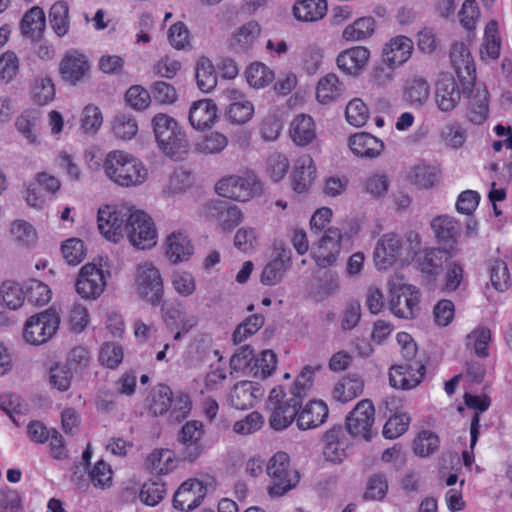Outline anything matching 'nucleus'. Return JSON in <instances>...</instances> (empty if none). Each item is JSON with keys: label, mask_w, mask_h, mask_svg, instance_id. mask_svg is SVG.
Wrapping results in <instances>:
<instances>
[{"label": "nucleus", "mask_w": 512, "mask_h": 512, "mask_svg": "<svg viewBox=\"0 0 512 512\" xmlns=\"http://www.w3.org/2000/svg\"><path fill=\"white\" fill-rule=\"evenodd\" d=\"M101 234L114 243L126 236L139 250H147L157 243V231L152 218L144 211L126 205L105 206L98 211Z\"/></svg>", "instance_id": "f257e3e1"}, {"label": "nucleus", "mask_w": 512, "mask_h": 512, "mask_svg": "<svg viewBox=\"0 0 512 512\" xmlns=\"http://www.w3.org/2000/svg\"><path fill=\"white\" fill-rule=\"evenodd\" d=\"M60 315L54 308L31 316L25 324L24 339L33 345L49 341L57 332Z\"/></svg>", "instance_id": "423d86ee"}, {"label": "nucleus", "mask_w": 512, "mask_h": 512, "mask_svg": "<svg viewBox=\"0 0 512 512\" xmlns=\"http://www.w3.org/2000/svg\"><path fill=\"white\" fill-rule=\"evenodd\" d=\"M204 433L202 422L197 420L187 421L182 426L178 434V441L181 444L179 456L183 461L192 463L202 455Z\"/></svg>", "instance_id": "6e6552de"}, {"label": "nucleus", "mask_w": 512, "mask_h": 512, "mask_svg": "<svg viewBox=\"0 0 512 512\" xmlns=\"http://www.w3.org/2000/svg\"><path fill=\"white\" fill-rule=\"evenodd\" d=\"M136 290L139 296L153 306L161 304L164 296L163 279L159 269L151 262L137 267Z\"/></svg>", "instance_id": "0eeeda50"}, {"label": "nucleus", "mask_w": 512, "mask_h": 512, "mask_svg": "<svg viewBox=\"0 0 512 512\" xmlns=\"http://www.w3.org/2000/svg\"><path fill=\"white\" fill-rule=\"evenodd\" d=\"M375 28L373 17H362L348 25L343 31V38L347 41H361L370 37Z\"/></svg>", "instance_id": "37998d69"}, {"label": "nucleus", "mask_w": 512, "mask_h": 512, "mask_svg": "<svg viewBox=\"0 0 512 512\" xmlns=\"http://www.w3.org/2000/svg\"><path fill=\"white\" fill-rule=\"evenodd\" d=\"M40 116V111L32 109L25 110L16 118L15 127L27 139L29 144L38 145L40 143L36 133Z\"/></svg>", "instance_id": "a19ab883"}, {"label": "nucleus", "mask_w": 512, "mask_h": 512, "mask_svg": "<svg viewBox=\"0 0 512 512\" xmlns=\"http://www.w3.org/2000/svg\"><path fill=\"white\" fill-rule=\"evenodd\" d=\"M264 395L262 386L253 381H240L230 392V404L239 410L252 408Z\"/></svg>", "instance_id": "f3484780"}, {"label": "nucleus", "mask_w": 512, "mask_h": 512, "mask_svg": "<svg viewBox=\"0 0 512 512\" xmlns=\"http://www.w3.org/2000/svg\"><path fill=\"white\" fill-rule=\"evenodd\" d=\"M370 52L363 46H356L341 52L337 57L338 68L347 75L356 76L365 67Z\"/></svg>", "instance_id": "4be33fe9"}, {"label": "nucleus", "mask_w": 512, "mask_h": 512, "mask_svg": "<svg viewBox=\"0 0 512 512\" xmlns=\"http://www.w3.org/2000/svg\"><path fill=\"white\" fill-rule=\"evenodd\" d=\"M425 370V365L418 362L393 366L389 372L390 385L397 389H412L422 381Z\"/></svg>", "instance_id": "ddd939ff"}, {"label": "nucleus", "mask_w": 512, "mask_h": 512, "mask_svg": "<svg viewBox=\"0 0 512 512\" xmlns=\"http://www.w3.org/2000/svg\"><path fill=\"white\" fill-rule=\"evenodd\" d=\"M328 416L327 404L321 400H312L299 408L296 424L300 430L314 429L325 423Z\"/></svg>", "instance_id": "6ab92c4d"}, {"label": "nucleus", "mask_w": 512, "mask_h": 512, "mask_svg": "<svg viewBox=\"0 0 512 512\" xmlns=\"http://www.w3.org/2000/svg\"><path fill=\"white\" fill-rule=\"evenodd\" d=\"M260 34V26L256 22L243 25L232 37L230 45L237 51H247Z\"/></svg>", "instance_id": "a18cd8bd"}, {"label": "nucleus", "mask_w": 512, "mask_h": 512, "mask_svg": "<svg viewBox=\"0 0 512 512\" xmlns=\"http://www.w3.org/2000/svg\"><path fill=\"white\" fill-rule=\"evenodd\" d=\"M485 53L491 59H497L500 55L501 39L498 35L496 21H490L485 28V43L483 44Z\"/></svg>", "instance_id": "680f3d73"}, {"label": "nucleus", "mask_w": 512, "mask_h": 512, "mask_svg": "<svg viewBox=\"0 0 512 512\" xmlns=\"http://www.w3.org/2000/svg\"><path fill=\"white\" fill-rule=\"evenodd\" d=\"M489 270L492 286L498 291L508 289L510 273L506 262L500 259H494L490 262Z\"/></svg>", "instance_id": "6e6d98bb"}, {"label": "nucleus", "mask_w": 512, "mask_h": 512, "mask_svg": "<svg viewBox=\"0 0 512 512\" xmlns=\"http://www.w3.org/2000/svg\"><path fill=\"white\" fill-rule=\"evenodd\" d=\"M345 115L351 125L361 127L367 122L369 111L361 99L355 98L347 104Z\"/></svg>", "instance_id": "052dcab7"}, {"label": "nucleus", "mask_w": 512, "mask_h": 512, "mask_svg": "<svg viewBox=\"0 0 512 512\" xmlns=\"http://www.w3.org/2000/svg\"><path fill=\"white\" fill-rule=\"evenodd\" d=\"M344 90L345 87L339 81L338 76L334 73H329L319 80L316 97L320 103L327 104L340 97Z\"/></svg>", "instance_id": "58836bf2"}, {"label": "nucleus", "mask_w": 512, "mask_h": 512, "mask_svg": "<svg viewBox=\"0 0 512 512\" xmlns=\"http://www.w3.org/2000/svg\"><path fill=\"white\" fill-rule=\"evenodd\" d=\"M402 243L395 234H385L377 242L373 259L379 270H386L400 255Z\"/></svg>", "instance_id": "a211bd4d"}, {"label": "nucleus", "mask_w": 512, "mask_h": 512, "mask_svg": "<svg viewBox=\"0 0 512 512\" xmlns=\"http://www.w3.org/2000/svg\"><path fill=\"white\" fill-rule=\"evenodd\" d=\"M113 134L122 140L134 138L138 132L136 119L128 114H119L114 118L112 124Z\"/></svg>", "instance_id": "8fccbe9b"}, {"label": "nucleus", "mask_w": 512, "mask_h": 512, "mask_svg": "<svg viewBox=\"0 0 512 512\" xmlns=\"http://www.w3.org/2000/svg\"><path fill=\"white\" fill-rule=\"evenodd\" d=\"M289 260L290 258L283 253L268 262L261 273V283L268 286L279 283L288 270Z\"/></svg>", "instance_id": "79ce46f5"}, {"label": "nucleus", "mask_w": 512, "mask_h": 512, "mask_svg": "<svg viewBox=\"0 0 512 512\" xmlns=\"http://www.w3.org/2000/svg\"><path fill=\"white\" fill-rule=\"evenodd\" d=\"M73 373L64 364H55L49 371V383L57 390L64 392L70 388Z\"/></svg>", "instance_id": "bf43d9fd"}, {"label": "nucleus", "mask_w": 512, "mask_h": 512, "mask_svg": "<svg viewBox=\"0 0 512 512\" xmlns=\"http://www.w3.org/2000/svg\"><path fill=\"white\" fill-rule=\"evenodd\" d=\"M226 146V136L218 132H212L205 136L200 142H198L196 148L199 152L204 154H217L220 153Z\"/></svg>", "instance_id": "69168bd1"}, {"label": "nucleus", "mask_w": 512, "mask_h": 512, "mask_svg": "<svg viewBox=\"0 0 512 512\" xmlns=\"http://www.w3.org/2000/svg\"><path fill=\"white\" fill-rule=\"evenodd\" d=\"M450 59L458 77L465 78L475 72L473 58L463 42H455L451 46Z\"/></svg>", "instance_id": "c756f323"}, {"label": "nucleus", "mask_w": 512, "mask_h": 512, "mask_svg": "<svg viewBox=\"0 0 512 512\" xmlns=\"http://www.w3.org/2000/svg\"><path fill=\"white\" fill-rule=\"evenodd\" d=\"M341 231L338 228L330 227L319 241V247L314 254L317 265L326 268L333 265L340 253Z\"/></svg>", "instance_id": "dca6fc26"}, {"label": "nucleus", "mask_w": 512, "mask_h": 512, "mask_svg": "<svg viewBox=\"0 0 512 512\" xmlns=\"http://www.w3.org/2000/svg\"><path fill=\"white\" fill-rule=\"evenodd\" d=\"M215 191L221 197L246 202L261 192V185L256 175L248 172L222 178L216 183Z\"/></svg>", "instance_id": "20e7f679"}, {"label": "nucleus", "mask_w": 512, "mask_h": 512, "mask_svg": "<svg viewBox=\"0 0 512 512\" xmlns=\"http://www.w3.org/2000/svg\"><path fill=\"white\" fill-rule=\"evenodd\" d=\"M299 407L289 400H285L282 404L273 406L272 413L269 417V424L272 429L281 431L286 429L298 417Z\"/></svg>", "instance_id": "2f4dec72"}, {"label": "nucleus", "mask_w": 512, "mask_h": 512, "mask_svg": "<svg viewBox=\"0 0 512 512\" xmlns=\"http://www.w3.org/2000/svg\"><path fill=\"white\" fill-rule=\"evenodd\" d=\"M0 298L11 310L18 309L25 300V295L20 284L14 281H5L0 286Z\"/></svg>", "instance_id": "de8ad7c7"}, {"label": "nucleus", "mask_w": 512, "mask_h": 512, "mask_svg": "<svg viewBox=\"0 0 512 512\" xmlns=\"http://www.w3.org/2000/svg\"><path fill=\"white\" fill-rule=\"evenodd\" d=\"M451 255L446 249L426 248L416 259L418 269L422 273L429 275H438L443 263L448 260Z\"/></svg>", "instance_id": "cd10ccee"}, {"label": "nucleus", "mask_w": 512, "mask_h": 512, "mask_svg": "<svg viewBox=\"0 0 512 512\" xmlns=\"http://www.w3.org/2000/svg\"><path fill=\"white\" fill-rule=\"evenodd\" d=\"M206 495V487L199 480H188L181 484L173 497L174 508L192 511L200 506Z\"/></svg>", "instance_id": "4468645a"}, {"label": "nucleus", "mask_w": 512, "mask_h": 512, "mask_svg": "<svg viewBox=\"0 0 512 512\" xmlns=\"http://www.w3.org/2000/svg\"><path fill=\"white\" fill-rule=\"evenodd\" d=\"M295 17L300 21L315 22L327 13L326 0H299L293 7Z\"/></svg>", "instance_id": "72a5a7b5"}, {"label": "nucleus", "mask_w": 512, "mask_h": 512, "mask_svg": "<svg viewBox=\"0 0 512 512\" xmlns=\"http://www.w3.org/2000/svg\"><path fill=\"white\" fill-rule=\"evenodd\" d=\"M411 418L406 413L390 416L383 427V436L386 439H396L406 432Z\"/></svg>", "instance_id": "4d7b16f0"}, {"label": "nucleus", "mask_w": 512, "mask_h": 512, "mask_svg": "<svg viewBox=\"0 0 512 512\" xmlns=\"http://www.w3.org/2000/svg\"><path fill=\"white\" fill-rule=\"evenodd\" d=\"M90 70L87 57L77 50L68 51L60 62L59 71L66 82L76 85Z\"/></svg>", "instance_id": "2eb2a0df"}, {"label": "nucleus", "mask_w": 512, "mask_h": 512, "mask_svg": "<svg viewBox=\"0 0 512 512\" xmlns=\"http://www.w3.org/2000/svg\"><path fill=\"white\" fill-rule=\"evenodd\" d=\"M432 229L438 241L452 247L460 235V224L450 216H438L431 222Z\"/></svg>", "instance_id": "c85d7f7f"}, {"label": "nucleus", "mask_w": 512, "mask_h": 512, "mask_svg": "<svg viewBox=\"0 0 512 512\" xmlns=\"http://www.w3.org/2000/svg\"><path fill=\"white\" fill-rule=\"evenodd\" d=\"M254 114V105L248 100L231 102L226 111L227 119L234 124L247 123Z\"/></svg>", "instance_id": "3c124183"}, {"label": "nucleus", "mask_w": 512, "mask_h": 512, "mask_svg": "<svg viewBox=\"0 0 512 512\" xmlns=\"http://www.w3.org/2000/svg\"><path fill=\"white\" fill-rule=\"evenodd\" d=\"M413 42L406 36H397L385 44L382 52L383 60L394 66H401L411 56Z\"/></svg>", "instance_id": "393cba45"}, {"label": "nucleus", "mask_w": 512, "mask_h": 512, "mask_svg": "<svg viewBox=\"0 0 512 512\" xmlns=\"http://www.w3.org/2000/svg\"><path fill=\"white\" fill-rule=\"evenodd\" d=\"M420 293L413 285H402L390 300V310L398 318L413 319L419 311Z\"/></svg>", "instance_id": "9b49d317"}, {"label": "nucleus", "mask_w": 512, "mask_h": 512, "mask_svg": "<svg viewBox=\"0 0 512 512\" xmlns=\"http://www.w3.org/2000/svg\"><path fill=\"white\" fill-rule=\"evenodd\" d=\"M69 7L64 1L54 3L49 11L50 25L59 37H63L69 30Z\"/></svg>", "instance_id": "c03bdc74"}, {"label": "nucleus", "mask_w": 512, "mask_h": 512, "mask_svg": "<svg viewBox=\"0 0 512 512\" xmlns=\"http://www.w3.org/2000/svg\"><path fill=\"white\" fill-rule=\"evenodd\" d=\"M464 402L468 408L474 409L476 411L471 419L470 424V448L473 450L479 437L480 414L489 408L490 401L487 397H480L470 393H465Z\"/></svg>", "instance_id": "473e14b6"}, {"label": "nucleus", "mask_w": 512, "mask_h": 512, "mask_svg": "<svg viewBox=\"0 0 512 512\" xmlns=\"http://www.w3.org/2000/svg\"><path fill=\"white\" fill-rule=\"evenodd\" d=\"M461 99L460 88L451 76H444L436 83L435 102L442 112L454 110Z\"/></svg>", "instance_id": "aec40b11"}, {"label": "nucleus", "mask_w": 512, "mask_h": 512, "mask_svg": "<svg viewBox=\"0 0 512 512\" xmlns=\"http://www.w3.org/2000/svg\"><path fill=\"white\" fill-rule=\"evenodd\" d=\"M155 139L160 150L174 160H182L188 154L189 142L185 131L171 116L158 113L152 119Z\"/></svg>", "instance_id": "7ed1b4c3"}, {"label": "nucleus", "mask_w": 512, "mask_h": 512, "mask_svg": "<svg viewBox=\"0 0 512 512\" xmlns=\"http://www.w3.org/2000/svg\"><path fill=\"white\" fill-rule=\"evenodd\" d=\"M106 286L103 271L95 264L84 265L79 273L75 287L77 293L84 299H97Z\"/></svg>", "instance_id": "9d476101"}, {"label": "nucleus", "mask_w": 512, "mask_h": 512, "mask_svg": "<svg viewBox=\"0 0 512 512\" xmlns=\"http://www.w3.org/2000/svg\"><path fill=\"white\" fill-rule=\"evenodd\" d=\"M349 147L358 157L375 158L383 151L384 143L370 133L361 132L349 138Z\"/></svg>", "instance_id": "b1692460"}, {"label": "nucleus", "mask_w": 512, "mask_h": 512, "mask_svg": "<svg viewBox=\"0 0 512 512\" xmlns=\"http://www.w3.org/2000/svg\"><path fill=\"white\" fill-rule=\"evenodd\" d=\"M388 490V483L385 475L374 474L367 483V489L364 493L366 500H381L385 497Z\"/></svg>", "instance_id": "774afa93"}, {"label": "nucleus", "mask_w": 512, "mask_h": 512, "mask_svg": "<svg viewBox=\"0 0 512 512\" xmlns=\"http://www.w3.org/2000/svg\"><path fill=\"white\" fill-rule=\"evenodd\" d=\"M149 412L155 416H162L166 414L172 407L173 393L169 386L159 384L153 388L149 397Z\"/></svg>", "instance_id": "c9c22d12"}, {"label": "nucleus", "mask_w": 512, "mask_h": 512, "mask_svg": "<svg viewBox=\"0 0 512 512\" xmlns=\"http://www.w3.org/2000/svg\"><path fill=\"white\" fill-rule=\"evenodd\" d=\"M316 169L310 156L300 157L291 174L292 188L297 193L305 192L311 185Z\"/></svg>", "instance_id": "bb28decb"}, {"label": "nucleus", "mask_w": 512, "mask_h": 512, "mask_svg": "<svg viewBox=\"0 0 512 512\" xmlns=\"http://www.w3.org/2000/svg\"><path fill=\"white\" fill-rule=\"evenodd\" d=\"M438 447V436L435 433L428 430L420 432L413 443V449L415 454L421 457H426L433 454L438 449Z\"/></svg>", "instance_id": "13d9d810"}, {"label": "nucleus", "mask_w": 512, "mask_h": 512, "mask_svg": "<svg viewBox=\"0 0 512 512\" xmlns=\"http://www.w3.org/2000/svg\"><path fill=\"white\" fill-rule=\"evenodd\" d=\"M103 170L110 181L121 187L139 186L148 177L142 161L122 150H113L106 155Z\"/></svg>", "instance_id": "f03ea898"}, {"label": "nucleus", "mask_w": 512, "mask_h": 512, "mask_svg": "<svg viewBox=\"0 0 512 512\" xmlns=\"http://www.w3.org/2000/svg\"><path fill=\"white\" fill-rule=\"evenodd\" d=\"M151 99V93L141 85L131 86L125 94L126 102L139 111L146 109Z\"/></svg>", "instance_id": "e2e57ef3"}, {"label": "nucleus", "mask_w": 512, "mask_h": 512, "mask_svg": "<svg viewBox=\"0 0 512 512\" xmlns=\"http://www.w3.org/2000/svg\"><path fill=\"white\" fill-rule=\"evenodd\" d=\"M103 117L100 109L94 105H87L81 118V128L85 133L95 134L102 125Z\"/></svg>", "instance_id": "338daca9"}, {"label": "nucleus", "mask_w": 512, "mask_h": 512, "mask_svg": "<svg viewBox=\"0 0 512 512\" xmlns=\"http://www.w3.org/2000/svg\"><path fill=\"white\" fill-rule=\"evenodd\" d=\"M195 78L198 88L204 93H210L217 86V73L212 61L207 57H200L195 67Z\"/></svg>", "instance_id": "4c0bfd02"}, {"label": "nucleus", "mask_w": 512, "mask_h": 512, "mask_svg": "<svg viewBox=\"0 0 512 512\" xmlns=\"http://www.w3.org/2000/svg\"><path fill=\"white\" fill-rule=\"evenodd\" d=\"M206 216L215 221L224 231H230L242 220L238 206L224 200L211 201L206 205Z\"/></svg>", "instance_id": "f8f14e48"}, {"label": "nucleus", "mask_w": 512, "mask_h": 512, "mask_svg": "<svg viewBox=\"0 0 512 512\" xmlns=\"http://www.w3.org/2000/svg\"><path fill=\"white\" fill-rule=\"evenodd\" d=\"M25 299L34 305H45L51 299V290L43 282L31 279L26 284Z\"/></svg>", "instance_id": "603ef678"}, {"label": "nucleus", "mask_w": 512, "mask_h": 512, "mask_svg": "<svg viewBox=\"0 0 512 512\" xmlns=\"http://www.w3.org/2000/svg\"><path fill=\"white\" fill-rule=\"evenodd\" d=\"M165 484L159 477L146 481L140 491L141 501L148 506L157 505L165 496Z\"/></svg>", "instance_id": "09e8293b"}, {"label": "nucleus", "mask_w": 512, "mask_h": 512, "mask_svg": "<svg viewBox=\"0 0 512 512\" xmlns=\"http://www.w3.org/2000/svg\"><path fill=\"white\" fill-rule=\"evenodd\" d=\"M264 325V317L254 314L246 318L233 332V341L239 344L254 335Z\"/></svg>", "instance_id": "5fc2aeb1"}, {"label": "nucleus", "mask_w": 512, "mask_h": 512, "mask_svg": "<svg viewBox=\"0 0 512 512\" xmlns=\"http://www.w3.org/2000/svg\"><path fill=\"white\" fill-rule=\"evenodd\" d=\"M290 457L285 452H277L268 462L267 474L273 479L268 492L270 496H283L296 487L299 482V473L290 470Z\"/></svg>", "instance_id": "39448f33"}, {"label": "nucleus", "mask_w": 512, "mask_h": 512, "mask_svg": "<svg viewBox=\"0 0 512 512\" xmlns=\"http://www.w3.org/2000/svg\"><path fill=\"white\" fill-rule=\"evenodd\" d=\"M217 117V106L211 99L194 102L189 111V122L197 130L210 128Z\"/></svg>", "instance_id": "5701e85b"}, {"label": "nucleus", "mask_w": 512, "mask_h": 512, "mask_svg": "<svg viewBox=\"0 0 512 512\" xmlns=\"http://www.w3.org/2000/svg\"><path fill=\"white\" fill-rule=\"evenodd\" d=\"M403 95L412 107H421L429 98L430 85L424 78L414 77L406 82Z\"/></svg>", "instance_id": "e433bc0d"}, {"label": "nucleus", "mask_w": 512, "mask_h": 512, "mask_svg": "<svg viewBox=\"0 0 512 512\" xmlns=\"http://www.w3.org/2000/svg\"><path fill=\"white\" fill-rule=\"evenodd\" d=\"M247 82L251 87L263 88L274 79L273 72L262 63H253L246 71Z\"/></svg>", "instance_id": "864d4df0"}, {"label": "nucleus", "mask_w": 512, "mask_h": 512, "mask_svg": "<svg viewBox=\"0 0 512 512\" xmlns=\"http://www.w3.org/2000/svg\"><path fill=\"white\" fill-rule=\"evenodd\" d=\"M364 388L363 380L355 375H348L337 383L333 390V398L346 403L362 394Z\"/></svg>", "instance_id": "ea45409f"}, {"label": "nucleus", "mask_w": 512, "mask_h": 512, "mask_svg": "<svg viewBox=\"0 0 512 512\" xmlns=\"http://www.w3.org/2000/svg\"><path fill=\"white\" fill-rule=\"evenodd\" d=\"M166 257L172 264L187 261L193 254V246L186 234L181 231L172 232L166 240Z\"/></svg>", "instance_id": "a878e982"}, {"label": "nucleus", "mask_w": 512, "mask_h": 512, "mask_svg": "<svg viewBox=\"0 0 512 512\" xmlns=\"http://www.w3.org/2000/svg\"><path fill=\"white\" fill-rule=\"evenodd\" d=\"M290 135L294 143L299 146L311 143L316 137L312 117L305 114L296 116L290 125Z\"/></svg>", "instance_id": "7c9ffc66"}, {"label": "nucleus", "mask_w": 512, "mask_h": 512, "mask_svg": "<svg viewBox=\"0 0 512 512\" xmlns=\"http://www.w3.org/2000/svg\"><path fill=\"white\" fill-rule=\"evenodd\" d=\"M64 258L70 265L79 264L85 257V247L82 240L71 238L66 240L61 247Z\"/></svg>", "instance_id": "0e129e2a"}, {"label": "nucleus", "mask_w": 512, "mask_h": 512, "mask_svg": "<svg viewBox=\"0 0 512 512\" xmlns=\"http://www.w3.org/2000/svg\"><path fill=\"white\" fill-rule=\"evenodd\" d=\"M375 409L368 399L361 400L346 417L345 426L349 434L354 437L362 436L366 441L373 437L372 424Z\"/></svg>", "instance_id": "1a4fd4ad"}, {"label": "nucleus", "mask_w": 512, "mask_h": 512, "mask_svg": "<svg viewBox=\"0 0 512 512\" xmlns=\"http://www.w3.org/2000/svg\"><path fill=\"white\" fill-rule=\"evenodd\" d=\"M46 26L45 14L42 8L34 6L23 16L20 28L24 36L39 39Z\"/></svg>", "instance_id": "f704fd0d"}, {"label": "nucleus", "mask_w": 512, "mask_h": 512, "mask_svg": "<svg viewBox=\"0 0 512 512\" xmlns=\"http://www.w3.org/2000/svg\"><path fill=\"white\" fill-rule=\"evenodd\" d=\"M491 340V331L486 327H477L466 336V346L472 347L480 358L489 355L488 344Z\"/></svg>", "instance_id": "49530a36"}, {"label": "nucleus", "mask_w": 512, "mask_h": 512, "mask_svg": "<svg viewBox=\"0 0 512 512\" xmlns=\"http://www.w3.org/2000/svg\"><path fill=\"white\" fill-rule=\"evenodd\" d=\"M323 455L329 462L338 464L347 457L349 443L341 426H334L325 435Z\"/></svg>", "instance_id": "412c9836"}]
</instances>
